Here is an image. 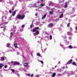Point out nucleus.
<instances>
[{
	"instance_id": "obj_19",
	"label": "nucleus",
	"mask_w": 77,
	"mask_h": 77,
	"mask_svg": "<svg viewBox=\"0 0 77 77\" xmlns=\"http://www.w3.org/2000/svg\"><path fill=\"white\" fill-rule=\"evenodd\" d=\"M69 48H70V49H72V46H71V45H69V47H68Z\"/></svg>"
},
{
	"instance_id": "obj_52",
	"label": "nucleus",
	"mask_w": 77,
	"mask_h": 77,
	"mask_svg": "<svg viewBox=\"0 0 77 77\" xmlns=\"http://www.w3.org/2000/svg\"><path fill=\"white\" fill-rule=\"evenodd\" d=\"M60 61H59V63H60Z\"/></svg>"
},
{
	"instance_id": "obj_55",
	"label": "nucleus",
	"mask_w": 77,
	"mask_h": 77,
	"mask_svg": "<svg viewBox=\"0 0 77 77\" xmlns=\"http://www.w3.org/2000/svg\"><path fill=\"white\" fill-rule=\"evenodd\" d=\"M55 17H56V16H54V18H55Z\"/></svg>"
},
{
	"instance_id": "obj_18",
	"label": "nucleus",
	"mask_w": 77,
	"mask_h": 77,
	"mask_svg": "<svg viewBox=\"0 0 77 77\" xmlns=\"http://www.w3.org/2000/svg\"><path fill=\"white\" fill-rule=\"evenodd\" d=\"M53 14V11H50V13H49V14L50 15H52V14Z\"/></svg>"
},
{
	"instance_id": "obj_25",
	"label": "nucleus",
	"mask_w": 77,
	"mask_h": 77,
	"mask_svg": "<svg viewBox=\"0 0 77 77\" xmlns=\"http://www.w3.org/2000/svg\"><path fill=\"white\" fill-rule=\"evenodd\" d=\"M13 35H14V33H13V32H12L11 33V35L13 36Z\"/></svg>"
},
{
	"instance_id": "obj_8",
	"label": "nucleus",
	"mask_w": 77,
	"mask_h": 77,
	"mask_svg": "<svg viewBox=\"0 0 77 77\" xmlns=\"http://www.w3.org/2000/svg\"><path fill=\"white\" fill-rule=\"evenodd\" d=\"M15 14H16V12H15V11H14L13 12L12 15L13 17H14V16H15Z\"/></svg>"
},
{
	"instance_id": "obj_21",
	"label": "nucleus",
	"mask_w": 77,
	"mask_h": 77,
	"mask_svg": "<svg viewBox=\"0 0 77 77\" xmlns=\"http://www.w3.org/2000/svg\"><path fill=\"white\" fill-rule=\"evenodd\" d=\"M3 67V64H0V69H1Z\"/></svg>"
},
{
	"instance_id": "obj_22",
	"label": "nucleus",
	"mask_w": 77,
	"mask_h": 77,
	"mask_svg": "<svg viewBox=\"0 0 77 77\" xmlns=\"http://www.w3.org/2000/svg\"><path fill=\"white\" fill-rule=\"evenodd\" d=\"M44 5H45V4H41L40 5V6L42 7V6H44Z\"/></svg>"
},
{
	"instance_id": "obj_50",
	"label": "nucleus",
	"mask_w": 77,
	"mask_h": 77,
	"mask_svg": "<svg viewBox=\"0 0 77 77\" xmlns=\"http://www.w3.org/2000/svg\"><path fill=\"white\" fill-rule=\"evenodd\" d=\"M23 62H26V61L25 60H23Z\"/></svg>"
},
{
	"instance_id": "obj_16",
	"label": "nucleus",
	"mask_w": 77,
	"mask_h": 77,
	"mask_svg": "<svg viewBox=\"0 0 77 77\" xmlns=\"http://www.w3.org/2000/svg\"><path fill=\"white\" fill-rule=\"evenodd\" d=\"M47 16V15L45 14L42 17V19H44L46 17V16Z\"/></svg>"
},
{
	"instance_id": "obj_15",
	"label": "nucleus",
	"mask_w": 77,
	"mask_h": 77,
	"mask_svg": "<svg viewBox=\"0 0 77 77\" xmlns=\"http://www.w3.org/2000/svg\"><path fill=\"white\" fill-rule=\"evenodd\" d=\"M67 35L69 36H70V35H72V33L69 32H68Z\"/></svg>"
},
{
	"instance_id": "obj_49",
	"label": "nucleus",
	"mask_w": 77,
	"mask_h": 77,
	"mask_svg": "<svg viewBox=\"0 0 77 77\" xmlns=\"http://www.w3.org/2000/svg\"><path fill=\"white\" fill-rule=\"evenodd\" d=\"M2 25H3V26H5V25H4L3 23H2Z\"/></svg>"
},
{
	"instance_id": "obj_35",
	"label": "nucleus",
	"mask_w": 77,
	"mask_h": 77,
	"mask_svg": "<svg viewBox=\"0 0 77 77\" xmlns=\"http://www.w3.org/2000/svg\"><path fill=\"white\" fill-rule=\"evenodd\" d=\"M17 55H19V54H20V53H19V52H17Z\"/></svg>"
},
{
	"instance_id": "obj_32",
	"label": "nucleus",
	"mask_w": 77,
	"mask_h": 77,
	"mask_svg": "<svg viewBox=\"0 0 77 77\" xmlns=\"http://www.w3.org/2000/svg\"><path fill=\"white\" fill-rule=\"evenodd\" d=\"M69 40H71V37H69Z\"/></svg>"
},
{
	"instance_id": "obj_44",
	"label": "nucleus",
	"mask_w": 77,
	"mask_h": 77,
	"mask_svg": "<svg viewBox=\"0 0 77 77\" xmlns=\"http://www.w3.org/2000/svg\"><path fill=\"white\" fill-rule=\"evenodd\" d=\"M70 29L71 30H72V28H71V27H70Z\"/></svg>"
},
{
	"instance_id": "obj_28",
	"label": "nucleus",
	"mask_w": 77,
	"mask_h": 77,
	"mask_svg": "<svg viewBox=\"0 0 77 77\" xmlns=\"http://www.w3.org/2000/svg\"><path fill=\"white\" fill-rule=\"evenodd\" d=\"M7 67H8V66L6 65H5L4 66V68H7Z\"/></svg>"
},
{
	"instance_id": "obj_37",
	"label": "nucleus",
	"mask_w": 77,
	"mask_h": 77,
	"mask_svg": "<svg viewBox=\"0 0 77 77\" xmlns=\"http://www.w3.org/2000/svg\"><path fill=\"white\" fill-rule=\"evenodd\" d=\"M75 30H77V26H76L75 27Z\"/></svg>"
},
{
	"instance_id": "obj_10",
	"label": "nucleus",
	"mask_w": 77,
	"mask_h": 77,
	"mask_svg": "<svg viewBox=\"0 0 77 77\" xmlns=\"http://www.w3.org/2000/svg\"><path fill=\"white\" fill-rule=\"evenodd\" d=\"M37 56H39V57H42V56H41V55L40 54V53H37Z\"/></svg>"
},
{
	"instance_id": "obj_30",
	"label": "nucleus",
	"mask_w": 77,
	"mask_h": 77,
	"mask_svg": "<svg viewBox=\"0 0 77 77\" xmlns=\"http://www.w3.org/2000/svg\"><path fill=\"white\" fill-rule=\"evenodd\" d=\"M32 27H33V25H30V28H31V29H32Z\"/></svg>"
},
{
	"instance_id": "obj_54",
	"label": "nucleus",
	"mask_w": 77,
	"mask_h": 77,
	"mask_svg": "<svg viewBox=\"0 0 77 77\" xmlns=\"http://www.w3.org/2000/svg\"><path fill=\"white\" fill-rule=\"evenodd\" d=\"M0 2H2V0H1Z\"/></svg>"
},
{
	"instance_id": "obj_57",
	"label": "nucleus",
	"mask_w": 77,
	"mask_h": 77,
	"mask_svg": "<svg viewBox=\"0 0 77 77\" xmlns=\"http://www.w3.org/2000/svg\"><path fill=\"white\" fill-rule=\"evenodd\" d=\"M52 68H53V67H52Z\"/></svg>"
},
{
	"instance_id": "obj_43",
	"label": "nucleus",
	"mask_w": 77,
	"mask_h": 77,
	"mask_svg": "<svg viewBox=\"0 0 77 77\" xmlns=\"http://www.w3.org/2000/svg\"><path fill=\"white\" fill-rule=\"evenodd\" d=\"M57 19H56L55 20V21H57Z\"/></svg>"
},
{
	"instance_id": "obj_56",
	"label": "nucleus",
	"mask_w": 77,
	"mask_h": 77,
	"mask_svg": "<svg viewBox=\"0 0 77 77\" xmlns=\"http://www.w3.org/2000/svg\"><path fill=\"white\" fill-rule=\"evenodd\" d=\"M76 77H77V76H76Z\"/></svg>"
},
{
	"instance_id": "obj_11",
	"label": "nucleus",
	"mask_w": 77,
	"mask_h": 77,
	"mask_svg": "<svg viewBox=\"0 0 77 77\" xmlns=\"http://www.w3.org/2000/svg\"><path fill=\"white\" fill-rule=\"evenodd\" d=\"M17 45H18V44L17 43H15L14 44V46L15 48H18V47H17Z\"/></svg>"
},
{
	"instance_id": "obj_2",
	"label": "nucleus",
	"mask_w": 77,
	"mask_h": 77,
	"mask_svg": "<svg viewBox=\"0 0 77 77\" xmlns=\"http://www.w3.org/2000/svg\"><path fill=\"white\" fill-rule=\"evenodd\" d=\"M20 63L17 61L14 62V63L13 64L14 65H20Z\"/></svg>"
},
{
	"instance_id": "obj_45",
	"label": "nucleus",
	"mask_w": 77,
	"mask_h": 77,
	"mask_svg": "<svg viewBox=\"0 0 77 77\" xmlns=\"http://www.w3.org/2000/svg\"><path fill=\"white\" fill-rule=\"evenodd\" d=\"M14 28H15V29H17V27L16 26H15Z\"/></svg>"
},
{
	"instance_id": "obj_31",
	"label": "nucleus",
	"mask_w": 77,
	"mask_h": 77,
	"mask_svg": "<svg viewBox=\"0 0 77 77\" xmlns=\"http://www.w3.org/2000/svg\"><path fill=\"white\" fill-rule=\"evenodd\" d=\"M23 29H21L20 30V32H23Z\"/></svg>"
},
{
	"instance_id": "obj_47",
	"label": "nucleus",
	"mask_w": 77,
	"mask_h": 77,
	"mask_svg": "<svg viewBox=\"0 0 77 77\" xmlns=\"http://www.w3.org/2000/svg\"><path fill=\"white\" fill-rule=\"evenodd\" d=\"M51 5V3L49 4V5Z\"/></svg>"
},
{
	"instance_id": "obj_4",
	"label": "nucleus",
	"mask_w": 77,
	"mask_h": 77,
	"mask_svg": "<svg viewBox=\"0 0 77 77\" xmlns=\"http://www.w3.org/2000/svg\"><path fill=\"white\" fill-rule=\"evenodd\" d=\"M72 62V59H71L67 62V64L69 65V64H70Z\"/></svg>"
},
{
	"instance_id": "obj_46",
	"label": "nucleus",
	"mask_w": 77,
	"mask_h": 77,
	"mask_svg": "<svg viewBox=\"0 0 77 77\" xmlns=\"http://www.w3.org/2000/svg\"><path fill=\"white\" fill-rule=\"evenodd\" d=\"M51 10V11H53V10H54L53 8H52Z\"/></svg>"
},
{
	"instance_id": "obj_48",
	"label": "nucleus",
	"mask_w": 77,
	"mask_h": 77,
	"mask_svg": "<svg viewBox=\"0 0 77 77\" xmlns=\"http://www.w3.org/2000/svg\"><path fill=\"white\" fill-rule=\"evenodd\" d=\"M57 67V66H55V68H56Z\"/></svg>"
},
{
	"instance_id": "obj_33",
	"label": "nucleus",
	"mask_w": 77,
	"mask_h": 77,
	"mask_svg": "<svg viewBox=\"0 0 77 77\" xmlns=\"http://www.w3.org/2000/svg\"><path fill=\"white\" fill-rule=\"evenodd\" d=\"M40 62H41V63H42V64H43V63H44V62H43V61H40Z\"/></svg>"
},
{
	"instance_id": "obj_13",
	"label": "nucleus",
	"mask_w": 77,
	"mask_h": 77,
	"mask_svg": "<svg viewBox=\"0 0 77 77\" xmlns=\"http://www.w3.org/2000/svg\"><path fill=\"white\" fill-rule=\"evenodd\" d=\"M27 65H28V64L27 63H24V66H25L26 67V66H27Z\"/></svg>"
},
{
	"instance_id": "obj_20",
	"label": "nucleus",
	"mask_w": 77,
	"mask_h": 77,
	"mask_svg": "<svg viewBox=\"0 0 77 77\" xmlns=\"http://www.w3.org/2000/svg\"><path fill=\"white\" fill-rule=\"evenodd\" d=\"M10 70H11V71H12L13 72H14V73H15V70H14V69H11Z\"/></svg>"
},
{
	"instance_id": "obj_5",
	"label": "nucleus",
	"mask_w": 77,
	"mask_h": 77,
	"mask_svg": "<svg viewBox=\"0 0 77 77\" xmlns=\"http://www.w3.org/2000/svg\"><path fill=\"white\" fill-rule=\"evenodd\" d=\"M48 27H51L53 26V24L52 23H51L49 24L48 26Z\"/></svg>"
},
{
	"instance_id": "obj_1",
	"label": "nucleus",
	"mask_w": 77,
	"mask_h": 77,
	"mask_svg": "<svg viewBox=\"0 0 77 77\" xmlns=\"http://www.w3.org/2000/svg\"><path fill=\"white\" fill-rule=\"evenodd\" d=\"M17 19L19 20L20 19H21V20H23L25 17V15H19L17 16Z\"/></svg>"
},
{
	"instance_id": "obj_51",
	"label": "nucleus",
	"mask_w": 77,
	"mask_h": 77,
	"mask_svg": "<svg viewBox=\"0 0 77 77\" xmlns=\"http://www.w3.org/2000/svg\"><path fill=\"white\" fill-rule=\"evenodd\" d=\"M15 11H16V12H17V10H15Z\"/></svg>"
},
{
	"instance_id": "obj_58",
	"label": "nucleus",
	"mask_w": 77,
	"mask_h": 77,
	"mask_svg": "<svg viewBox=\"0 0 77 77\" xmlns=\"http://www.w3.org/2000/svg\"><path fill=\"white\" fill-rule=\"evenodd\" d=\"M38 77H39V76H38Z\"/></svg>"
},
{
	"instance_id": "obj_3",
	"label": "nucleus",
	"mask_w": 77,
	"mask_h": 77,
	"mask_svg": "<svg viewBox=\"0 0 77 77\" xmlns=\"http://www.w3.org/2000/svg\"><path fill=\"white\" fill-rule=\"evenodd\" d=\"M39 29V27H35L32 29V32H35L36 31V30Z\"/></svg>"
},
{
	"instance_id": "obj_53",
	"label": "nucleus",
	"mask_w": 77,
	"mask_h": 77,
	"mask_svg": "<svg viewBox=\"0 0 77 77\" xmlns=\"http://www.w3.org/2000/svg\"><path fill=\"white\" fill-rule=\"evenodd\" d=\"M44 0H41V1H43Z\"/></svg>"
},
{
	"instance_id": "obj_39",
	"label": "nucleus",
	"mask_w": 77,
	"mask_h": 77,
	"mask_svg": "<svg viewBox=\"0 0 77 77\" xmlns=\"http://www.w3.org/2000/svg\"><path fill=\"white\" fill-rule=\"evenodd\" d=\"M12 11H14V8H12Z\"/></svg>"
},
{
	"instance_id": "obj_42",
	"label": "nucleus",
	"mask_w": 77,
	"mask_h": 77,
	"mask_svg": "<svg viewBox=\"0 0 77 77\" xmlns=\"http://www.w3.org/2000/svg\"><path fill=\"white\" fill-rule=\"evenodd\" d=\"M5 19H6V18H7V17H6V16H5Z\"/></svg>"
},
{
	"instance_id": "obj_14",
	"label": "nucleus",
	"mask_w": 77,
	"mask_h": 77,
	"mask_svg": "<svg viewBox=\"0 0 77 77\" xmlns=\"http://www.w3.org/2000/svg\"><path fill=\"white\" fill-rule=\"evenodd\" d=\"M56 73L55 72L53 73V74L52 75V77H55V76H56Z\"/></svg>"
},
{
	"instance_id": "obj_26",
	"label": "nucleus",
	"mask_w": 77,
	"mask_h": 77,
	"mask_svg": "<svg viewBox=\"0 0 77 77\" xmlns=\"http://www.w3.org/2000/svg\"><path fill=\"white\" fill-rule=\"evenodd\" d=\"M70 26V23H69L67 24V27H69Z\"/></svg>"
},
{
	"instance_id": "obj_40",
	"label": "nucleus",
	"mask_w": 77,
	"mask_h": 77,
	"mask_svg": "<svg viewBox=\"0 0 77 77\" xmlns=\"http://www.w3.org/2000/svg\"><path fill=\"white\" fill-rule=\"evenodd\" d=\"M1 28H3L4 29V28H5V27H3V26H2V27H1Z\"/></svg>"
},
{
	"instance_id": "obj_41",
	"label": "nucleus",
	"mask_w": 77,
	"mask_h": 77,
	"mask_svg": "<svg viewBox=\"0 0 77 77\" xmlns=\"http://www.w3.org/2000/svg\"><path fill=\"white\" fill-rule=\"evenodd\" d=\"M33 74H32L31 75V77H33Z\"/></svg>"
},
{
	"instance_id": "obj_34",
	"label": "nucleus",
	"mask_w": 77,
	"mask_h": 77,
	"mask_svg": "<svg viewBox=\"0 0 77 77\" xmlns=\"http://www.w3.org/2000/svg\"><path fill=\"white\" fill-rule=\"evenodd\" d=\"M9 12L10 14H11L12 13V11L11 10H10L9 11Z\"/></svg>"
},
{
	"instance_id": "obj_24",
	"label": "nucleus",
	"mask_w": 77,
	"mask_h": 77,
	"mask_svg": "<svg viewBox=\"0 0 77 77\" xmlns=\"http://www.w3.org/2000/svg\"><path fill=\"white\" fill-rule=\"evenodd\" d=\"M1 59L2 61H3L5 60V58L4 57H2Z\"/></svg>"
},
{
	"instance_id": "obj_17",
	"label": "nucleus",
	"mask_w": 77,
	"mask_h": 77,
	"mask_svg": "<svg viewBox=\"0 0 77 77\" xmlns=\"http://www.w3.org/2000/svg\"><path fill=\"white\" fill-rule=\"evenodd\" d=\"M72 64L73 65H75V66H76L77 65L76 63L75 62H72Z\"/></svg>"
},
{
	"instance_id": "obj_7",
	"label": "nucleus",
	"mask_w": 77,
	"mask_h": 77,
	"mask_svg": "<svg viewBox=\"0 0 77 77\" xmlns=\"http://www.w3.org/2000/svg\"><path fill=\"white\" fill-rule=\"evenodd\" d=\"M35 34L36 35H38L39 34V31L38 30H37L35 32Z\"/></svg>"
},
{
	"instance_id": "obj_36",
	"label": "nucleus",
	"mask_w": 77,
	"mask_h": 77,
	"mask_svg": "<svg viewBox=\"0 0 77 77\" xmlns=\"http://www.w3.org/2000/svg\"><path fill=\"white\" fill-rule=\"evenodd\" d=\"M27 75L28 76H29V77H30V74H28Z\"/></svg>"
},
{
	"instance_id": "obj_9",
	"label": "nucleus",
	"mask_w": 77,
	"mask_h": 77,
	"mask_svg": "<svg viewBox=\"0 0 77 77\" xmlns=\"http://www.w3.org/2000/svg\"><path fill=\"white\" fill-rule=\"evenodd\" d=\"M67 2H66L65 5V8H68V5H67Z\"/></svg>"
},
{
	"instance_id": "obj_27",
	"label": "nucleus",
	"mask_w": 77,
	"mask_h": 77,
	"mask_svg": "<svg viewBox=\"0 0 77 77\" xmlns=\"http://www.w3.org/2000/svg\"><path fill=\"white\" fill-rule=\"evenodd\" d=\"M24 27H25V25H23L22 26V29H23V28H24Z\"/></svg>"
},
{
	"instance_id": "obj_23",
	"label": "nucleus",
	"mask_w": 77,
	"mask_h": 77,
	"mask_svg": "<svg viewBox=\"0 0 77 77\" xmlns=\"http://www.w3.org/2000/svg\"><path fill=\"white\" fill-rule=\"evenodd\" d=\"M49 38L50 40H51V39H52V35H50L49 37Z\"/></svg>"
},
{
	"instance_id": "obj_38",
	"label": "nucleus",
	"mask_w": 77,
	"mask_h": 77,
	"mask_svg": "<svg viewBox=\"0 0 77 77\" xmlns=\"http://www.w3.org/2000/svg\"><path fill=\"white\" fill-rule=\"evenodd\" d=\"M35 16H38V13H36L35 14Z\"/></svg>"
},
{
	"instance_id": "obj_12",
	"label": "nucleus",
	"mask_w": 77,
	"mask_h": 77,
	"mask_svg": "<svg viewBox=\"0 0 77 77\" xmlns=\"http://www.w3.org/2000/svg\"><path fill=\"white\" fill-rule=\"evenodd\" d=\"M63 14L62 13L60 16V18H63Z\"/></svg>"
},
{
	"instance_id": "obj_6",
	"label": "nucleus",
	"mask_w": 77,
	"mask_h": 77,
	"mask_svg": "<svg viewBox=\"0 0 77 77\" xmlns=\"http://www.w3.org/2000/svg\"><path fill=\"white\" fill-rule=\"evenodd\" d=\"M11 44H9V43H8L7 45H6V46L7 47H8V48H11Z\"/></svg>"
},
{
	"instance_id": "obj_29",
	"label": "nucleus",
	"mask_w": 77,
	"mask_h": 77,
	"mask_svg": "<svg viewBox=\"0 0 77 77\" xmlns=\"http://www.w3.org/2000/svg\"><path fill=\"white\" fill-rule=\"evenodd\" d=\"M11 64H14V62L13 61H11Z\"/></svg>"
}]
</instances>
